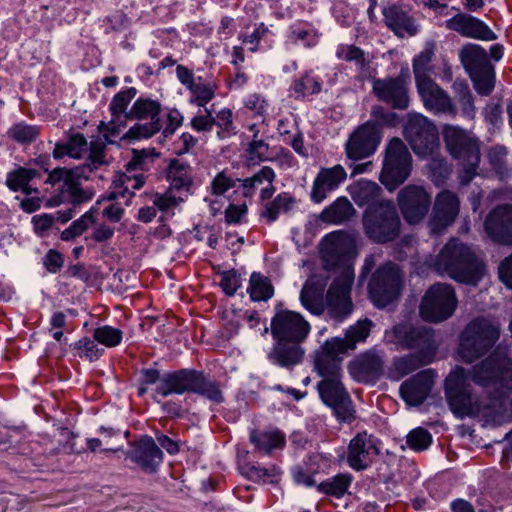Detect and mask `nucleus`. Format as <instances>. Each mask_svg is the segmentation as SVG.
<instances>
[{"instance_id":"7ed1b4c3","label":"nucleus","mask_w":512,"mask_h":512,"mask_svg":"<svg viewBox=\"0 0 512 512\" xmlns=\"http://www.w3.org/2000/svg\"><path fill=\"white\" fill-rule=\"evenodd\" d=\"M433 269L459 283L477 285L484 273L483 263L469 246L451 239L441 249L433 263Z\"/></svg>"},{"instance_id":"864d4df0","label":"nucleus","mask_w":512,"mask_h":512,"mask_svg":"<svg viewBox=\"0 0 512 512\" xmlns=\"http://www.w3.org/2000/svg\"><path fill=\"white\" fill-rule=\"evenodd\" d=\"M9 134L19 143H28L35 140L38 135V129L34 126L17 124L9 131Z\"/></svg>"},{"instance_id":"423d86ee","label":"nucleus","mask_w":512,"mask_h":512,"mask_svg":"<svg viewBox=\"0 0 512 512\" xmlns=\"http://www.w3.org/2000/svg\"><path fill=\"white\" fill-rule=\"evenodd\" d=\"M500 326L497 322L477 317L471 320L460 336L459 355L466 363H472L485 355L498 341Z\"/></svg>"},{"instance_id":"3c124183","label":"nucleus","mask_w":512,"mask_h":512,"mask_svg":"<svg viewBox=\"0 0 512 512\" xmlns=\"http://www.w3.org/2000/svg\"><path fill=\"white\" fill-rule=\"evenodd\" d=\"M169 178L171 180L172 187L176 189L188 187L191 184V178L186 168L176 162L171 164Z\"/></svg>"},{"instance_id":"e2e57ef3","label":"nucleus","mask_w":512,"mask_h":512,"mask_svg":"<svg viewBox=\"0 0 512 512\" xmlns=\"http://www.w3.org/2000/svg\"><path fill=\"white\" fill-rule=\"evenodd\" d=\"M235 186V181L228 178L224 173H219L212 182V191L216 195H221L229 188Z\"/></svg>"},{"instance_id":"393cba45","label":"nucleus","mask_w":512,"mask_h":512,"mask_svg":"<svg viewBox=\"0 0 512 512\" xmlns=\"http://www.w3.org/2000/svg\"><path fill=\"white\" fill-rule=\"evenodd\" d=\"M385 338L403 348H416L429 339V331L424 327H414L409 323H400L386 331Z\"/></svg>"},{"instance_id":"c9c22d12","label":"nucleus","mask_w":512,"mask_h":512,"mask_svg":"<svg viewBox=\"0 0 512 512\" xmlns=\"http://www.w3.org/2000/svg\"><path fill=\"white\" fill-rule=\"evenodd\" d=\"M371 327L372 322L368 319L360 320L351 326L347 330L345 338H339V341L343 344V352L348 349H354L358 342L364 341L368 337Z\"/></svg>"},{"instance_id":"49530a36","label":"nucleus","mask_w":512,"mask_h":512,"mask_svg":"<svg viewBox=\"0 0 512 512\" xmlns=\"http://www.w3.org/2000/svg\"><path fill=\"white\" fill-rule=\"evenodd\" d=\"M350 480L347 475H338L330 481L322 482L319 489L327 494L341 496L346 492Z\"/></svg>"},{"instance_id":"ea45409f","label":"nucleus","mask_w":512,"mask_h":512,"mask_svg":"<svg viewBox=\"0 0 512 512\" xmlns=\"http://www.w3.org/2000/svg\"><path fill=\"white\" fill-rule=\"evenodd\" d=\"M382 367V356L376 351H368L354 362L352 369L365 374H377L382 371Z\"/></svg>"},{"instance_id":"dca6fc26","label":"nucleus","mask_w":512,"mask_h":512,"mask_svg":"<svg viewBox=\"0 0 512 512\" xmlns=\"http://www.w3.org/2000/svg\"><path fill=\"white\" fill-rule=\"evenodd\" d=\"M317 388L323 402L333 408L338 419L349 421L353 418L354 410L351 400L340 377L322 380L318 383Z\"/></svg>"},{"instance_id":"6e6552de","label":"nucleus","mask_w":512,"mask_h":512,"mask_svg":"<svg viewBox=\"0 0 512 512\" xmlns=\"http://www.w3.org/2000/svg\"><path fill=\"white\" fill-rule=\"evenodd\" d=\"M443 138L446 148L454 158L463 159L465 163L462 184H468L476 174L480 161L479 145L471 135L458 126L445 125Z\"/></svg>"},{"instance_id":"0e129e2a","label":"nucleus","mask_w":512,"mask_h":512,"mask_svg":"<svg viewBox=\"0 0 512 512\" xmlns=\"http://www.w3.org/2000/svg\"><path fill=\"white\" fill-rule=\"evenodd\" d=\"M206 115H199L191 120V126L197 131H209L215 124V118L209 110H205Z\"/></svg>"},{"instance_id":"338daca9","label":"nucleus","mask_w":512,"mask_h":512,"mask_svg":"<svg viewBox=\"0 0 512 512\" xmlns=\"http://www.w3.org/2000/svg\"><path fill=\"white\" fill-rule=\"evenodd\" d=\"M63 262V257L59 252L50 250L45 257L44 265L49 272L56 273L63 266Z\"/></svg>"},{"instance_id":"5fc2aeb1","label":"nucleus","mask_w":512,"mask_h":512,"mask_svg":"<svg viewBox=\"0 0 512 512\" xmlns=\"http://www.w3.org/2000/svg\"><path fill=\"white\" fill-rule=\"evenodd\" d=\"M120 115H112V119L108 122H101L99 124V130L101 132H108L111 135H117L120 132V128L126 125L127 119H132L128 116V112L119 113Z\"/></svg>"},{"instance_id":"9d476101","label":"nucleus","mask_w":512,"mask_h":512,"mask_svg":"<svg viewBox=\"0 0 512 512\" xmlns=\"http://www.w3.org/2000/svg\"><path fill=\"white\" fill-rule=\"evenodd\" d=\"M404 137L420 158H433L439 150L436 126L421 114H409L404 126Z\"/></svg>"},{"instance_id":"ddd939ff","label":"nucleus","mask_w":512,"mask_h":512,"mask_svg":"<svg viewBox=\"0 0 512 512\" xmlns=\"http://www.w3.org/2000/svg\"><path fill=\"white\" fill-rule=\"evenodd\" d=\"M309 331V323L294 311H278L271 320V334L275 341L303 342Z\"/></svg>"},{"instance_id":"412c9836","label":"nucleus","mask_w":512,"mask_h":512,"mask_svg":"<svg viewBox=\"0 0 512 512\" xmlns=\"http://www.w3.org/2000/svg\"><path fill=\"white\" fill-rule=\"evenodd\" d=\"M375 95L395 109H406L409 105L408 90L401 78L377 79L373 82Z\"/></svg>"},{"instance_id":"f704fd0d","label":"nucleus","mask_w":512,"mask_h":512,"mask_svg":"<svg viewBox=\"0 0 512 512\" xmlns=\"http://www.w3.org/2000/svg\"><path fill=\"white\" fill-rule=\"evenodd\" d=\"M250 440L257 449L266 454H270L273 449L282 447L284 436L279 431H253Z\"/></svg>"},{"instance_id":"09e8293b","label":"nucleus","mask_w":512,"mask_h":512,"mask_svg":"<svg viewBox=\"0 0 512 512\" xmlns=\"http://www.w3.org/2000/svg\"><path fill=\"white\" fill-rule=\"evenodd\" d=\"M431 435L424 428H416L407 435L408 446L416 451L426 449L431 443Z\"/></svg>"},{"instance_id":"473e14b6","label":"nucleus","mask_w":512,"mask_h":512,"mask_svg":"<svg viewBox=\"0 0 512 512\" xmlns=\"http://www.w3.org/2000/svg\"><path fill=\"white\" fill-rule=\"evenodd\" d=\"M356 215V210L346 197H339L320 214V219L326 223L341 224Z\"/></svg>"},{"instance_id":"39448f33","label":"nucleus","mask_w":512,"mask_h":512,"mask_svg":"<svg viewBox=\"0 0 512 512\" xmlns=\"http://www.w3.org/2000/svg\"><path fill=\"white\" fill-rule=\"evenodd\" d=\"M362 226L366 237L377 244L392 242L401 233L400 216L394 203L388 199L367 207L362 215Z\"/></svg>"},{"instance_id":"774afa93","label":"nucleus","mask_w":512,"mask_h":512,"mask_svg":"<svg viewBox=\"0 0 512 512\" xmlns=\"http://www.w3.org/2000/svg\"><path fill=\"white\" fill-rule=\"evenodd\" d=\"M499 276L508 287L512 288V254L501 262Z\"/></svg>"},{"instance_id":"f257e3e1","label":"nucleus","mask_w":512,"mask_h":512,"mask_svg":"<svg viewBox=\"0 0 512 512\" xmlns=\"http://www.w3.org/2000/svg\"><path fill=\"white\" fill-rule=\"evenodd\" d=\"M468 380L482 387H512V359L499 349L466 370L456 367L445 380L448 403L455 414L465 415L479 408Z\"/></svg>"},{"instance_id":"f8f14e48","label":"nucleus","mask_w":512,"mask_h":512,"mask_svg":"<svg viewBox=\"0 0 512 512\" xmlns=\"http://www.w3.org/2000/svg\"><path fill=\"white\" fill-rule=\"evenodd\" d=\"M397 205L404 220L410 225H418L426 218L432 197L422 185L409 184L397 193Z\"/></svg>"},{"instance_id":"20e7f679","label":"nucleus","mask_w":512,"mask_h":512,"mask_svg":"<svg viewBox=\"0 0 512 512\" xmlns=\"http://www.w3.org/2000/svg\"><path fill=\"white\" fill-rule=\"evenodd\" d=\"M104 147V143L91 142L88 161L82 167H76L74 169L55 168L49 172L45 182L52 186L62 182L71 196L73 206L88 201L92 198L93 194L81 188L80 180L82 178L88 179L87 171L92 172L98 169L99 166L106 164L103 153Z\"/></svg>"},{"instance_id":"4d7b16f0","label":"nucleus","mask_w":512,"mask_h":512,"mask_svg":"<svg viewBox=\"0 0 512 512\" xmlns=\"http://www.w3.org/2000/svg\"><path fill=\"white\" fill-rule=\"evenodd\" d=\"M190 91L193 93L195 102L199 106H204L214 96V90L210 85L203 83H194Z\"/></svg>"},{"instance_id":"c756f323","label":"nucleus","mask_w":512,"mask_h":512,"mask_svg":"<svg viewBox=\"0 0 512 512\" xmlns=\"http://www.w3.org/2000/svg\"><path fill=\"white\" fill-rule=\"evenodd\" d=\"M195 376V371L188 370L168 374L163 378L162 383L157 387L156 391L162 396H168L171 393L182 394L184 392H193Z\"/></svg>"},{"instance_id":"5701e85b","label":"nucleus","mask_w":512,"mask_h":512,"mask_svg":"<svg viewBox=\"0 0 512 512\" xmlns=\"http://www.w3.org/2000/svg\"><path fill=\"white\" fill-rule=\"evenodd\" d=\"M446 27L456 31L462 36L492 41L497 37L495 33L481 20L464 13H459L446 22Z\"/></svg>"},{"instance_id":"f03ea898","label":"nucleus","mask_w":512,"mask_h":512,"mask_svg":"<svg viewBox=\"0 0 512 512\" xmlns=\"http://www.w3.org/2000/svg\"><path fill=\"white\" fill-rule=\"evenodd\" d=\"M320 255L326 270L340 269L327 291L326 307L332 318L342 320L353 309L350 293L354 270L350 260L355 256V241L345 231L332 232L322 240Z\"/></svg>"},{"instance_id":"6e6d98bb","label":"nucleus","mask_w":512,"mask_h":512,"mask_svg":"<svg viewBox=\"0 0 512 512\" xmlns=\"http://www.w3.org/2000/svg\"><path fill=\"white\" fill-rule=\"evenodd\" d=\"M291 203V198L286 195H278L274 201L267 207L264 216L269 221H274L277 219L278 214L281 209L287 210Z\"/></svg>"},{"instance_id":"f3484780","label":"nucleus","mask_w":512,"mask_h":512,"mask_svg":"<svg viewBox=\"0 0 512 512\" xmlns=\"http://www.w3.org/2000/svg\"><path fill=\"white\" fill-rule=\"evenodd\" d=\"M418 94L424 107L435 113L456 116L457 107L451 96L433 79L416 84Z\"/></svg>"},{"instance_id":"de8ad7c7","label":"nucleus","mask_w":512,"mask_h":512,"mask_svg":"<svg viewBox=\"0 0 512 512\" xmlns=\"http://www.w3.org/2000/svg\"><path fill=\"white\" fill-rule=\"evenodd\" d=\"M94 338L101 344H104L108 347H114L120 343L122 332L119 329L110 326H104L95 330Z\"/></svg>"},{"instance_id":"680f3d73","label":"nucleus","mask_w":512,"mask_h":512,"mask_svg":"<svg viewBox=\"0 0 512 512\" xmlns=\"http://www.w3.org/2000/svg\"><path fill=\"white\" fill-rule=\"evenodd\" d=\"M268 146L262 140H254L249 146V164H255L266 158Z\"/></svg>"},{"instance_id":"13d9d810","label":"nucleus","mask_w":512,"mask_h":512,"mask_svg":"<svg viewBox=\"0 0 512 512\" xmlns=\"http://www.w3.org/2000/svg\"><path fill=\"white\" fill-rule=\"evenodd\" d=\"M220 286L228 296L234 295L240 287L239 275H237L234 270L224 272L222 274Z\"/></svg>"},{"instance_id":"2f4dec72","label":"nucleus","mask_w":512,"mask_h":512,"mask_svg":"<svg viewBox=\"0 0 512 512\" xmlns=\"http://www.w3.org/2000/svg\"><path fill=\"white\" fill-rule=\"evenodd\" d=\"M349 193L353 201L360 207L376 206L382 199L381 187L372 181L360 180L349 187Z\"/></svg>"},{"instance_id":"7c9ffc66","label":"nucleus","mask_w":512,"mask_h":512,"mask_svg":"<svg viewBox=\"0 0 512 512\" xmlns=\"http://www.w3.org/2000/svg\"><path fill=\"white\" fill-rule=\"evenodd\" d=\"M387 26L399 37L413 36L417 32V26L408 13L397 6H391L384 10Z\"/></svg>"},{"instance_id":"a19ab883","label":"nucleus","mask_w":512,"mask_h":512,"mask_svg":"<svg viewBox=\"0 0 512 512\" xmlns=\"http://www.w3.org/2000/svg\"><path fill=\"white\" fill-rule=\"evenodd\" d=\"M434 55V49L432 46H427L420 54L414 59L413 62V73L415 76L416 84L432 79L429 76L430 62Z\"/></svg>"},{"instance_id":"cd10ccee","label":"nucleus","mask_w":512,"mask_h":512,"mask_svg":"<svg viewBox=\"0 0 512 512\" xmlns=\"http://www.w3.org/2000/svg\"><path fill=\"white\" fill-rule=\"evenodd\" d=\"M326 283L320 277H310L304 284L301 294L300 301L302 305L311 313L315 315H321L325 310V304L323 301V292Z\"/></svg>"},{"instance_id":"37998d69","label":"nucleus","mask_w":512,"mask_h":512,"mask_svg":"<svg viewBox=\"0 0 512 512\" xmlns=\"http://www.w3.org/2000/svg\"><path fill=\"white\" fill-rule=\"evenodd\" d=\"M470 77L474 83V87L478 93L489 95L494 88L495 76L493 66L471 72Z\"/></svg>"},{"instance_id":"72a5a7b5","label":"nucleus","mask_w":512,"mask_h":512,"mask_svg":"<svg viewBox=\"0 0 512 512\" xmlns=\"http://www.w3.org/2000/svg\"><path fill=\"white\" fill-rule=\"evenodd\" d=\"M461 62L470 74L491 66L485 49L476 44H466L459 53Z\"/></svg>"},{"instance_id":"79ce46f5","label":"nucleus","mask_w":512,"mask_h":512,"mask_svg":"<svg viewBox=\"0 0 512 512\" xmlns=\"http://www.w3.org/2000/svg\"><path fill=\"white\" fill-rule=\"evenodd\" d=\"M193 392L199 393L216 403L223 401V396L218 385L206 378L202 373L196 372Z\"/></svg>"},{"instance_id":"6ab92c4d","label":"nucleus","mask_w":512,"mask_h":512,"mask_svg":"<svg viewBox=\"0 0 512 512\" xmlns=\"http://www.w3.org/2000/svg\"><path fill=\"white\" fill-rule=\"evenodd\" d=\"M484 229L494 242L512 245V205H501L489 212Z\"/></svg>"},{"instance_id":"bf43d9fd","label":"nucleus","mask_w":512,"mask_h":512,"mask_svg":"<svg viewBox=\"0 0 512 512\" xmlns=\"http://www.w3.org/2000/svg\"><path fill=\"white\" fill-rule=\"evenodd\" d=\"M119 182L123 188L122 195L125 196L126 193L131 194V190H138L144 185V177L142 174L128 176L122 175L119 178Z\"/></svg>"},{"instance_id":"a211bd4d","label":"nucleus","mask_w":512,"mask_h":512,"mask_svg":"<svg viewBox=\"0 0 512 512\" xmlns=\"http://www.w3.org/2000/svg\"><path fill=\"white\" fill-rule=\"evenodd\" d=\"M380 142L377 125L366 122L358 127L350 136L347 144V155L351 159H361L373 154Z\"/></svg>"},{"instance_id":"bb28decb","label":"nucleus","mask_w":512,"mask_h":512,"mask_svg":"<svg viewBox=\"0 0 512 512\" xmlns=\"http://www.w3.org/2000/svg\"><path fill=\"white\" fill-rule=\"evenodd\" d=\"M130 457L141 468L148 472H154L162 461V451L151 437H142L130 452Z\"/></svg>"},{"instance_id":"c85d7f7f","label":"nucleus","mask_w":512,"mask_h":512,"mask_svg":"<svg viewBox=\"0 0 512 512\" xmlns=\"http://www.w3.org/2000/svg\"><path fill=\"white\" fill-rule=\"evenodd\" d=\"M301 342L276 341L268 357L274 363L284 368H292L299 364L304 356Z\"/></svg>"},{"instance_id":"2eb2a0df","label":"nucleus","mask_w":512,"mask_h":512,"mask_svg":"<svg viewBox=\"0 0 512 512\" xmlns=\"http://www.w3.org/2000/svg\"><path fill=\"white\" fill-rule=\"evenodd\" d=\"M460 201L458 196L443 190L436 195L428 227L432 233H440L454 223L459 215Z\"/></svg>"},{"instance_id":"b1692460","label":"nucleus","mask_w":512,"mask_h":512,"mask_svg":"<svg viewBox=\"0 0 512 512\" xmlns=\"http://www.w3.org/2000/svg\"><path fill=\"white\" fill-rule=\"evenodd\" d=\"M347 462L355 470H364L371 462L370 454L378 455L379 450L366 432L358 433L349 444Z\"/></svg>"},{"instance_id":"69168bd1","label":"nucleus","mask_w":512,"mask_h":512,"mask_svg":"<svg viewBox=\"0 0 512 512\" xmlns=\"http://www.w3.org/2000/svg\"><path fill=\"white\" fill-rule=\"evenodd\" d=\"M507 149L504 146L492 147L488 152V158L494 168L500 169L503 167Z\"/></svg>"},{"instance_id":"aec40b11","label":"nucleus","mask_w":512,"mask_h":512,"mask_svg":"<svg viewBox=\"0 0 512 512\" xmlns=\"http://www.w3.org/2000/svg\"><path fill=\"white\" fill-rule=\"evenodd\" d=\"M342 342L339 338L326 341L315 354V369L322 380L340 377L339 355L343 352Z\"/></svg>"},{"instance_id":"c03bdc74","label":"nucleus","mask_w":512,"mask_h":512,"mask_svg":"<svg viewBox=\"0 0 512 512\" xmlns=\"http://www.w3.org/2000/svg\"><path fill=\"white\" fill-rule=\"evenodd\" d=\"M36 174L35 169L19 168L9 174L7 185L12 190L21 189L26 194H31L33 189L28 186V183Z\"/></svg>"},{"instance_id":"4be33fe9","label":"nucleus","mask_w":512,"mask_h":512,"mask_svg":"<svg viewBox=\"0 0 512 512\" xmlns=\"http://www.w3.org/2000/svg\"><path fill=\"white\" fill-rule=\"evenodd\" d=\"M433 383L432 370L421 371L401 385V397L409 406H418L427 398Z\"/></svg>"},{"instance_id":"4468645a","label":"nucleus","mask_w":512,"mask_h":512,"mask_svg":"<svg viewBox=\"0 0 512 512\" xmlns=\"http://www.w3.org/2000/svg\"><path fill=\"white\" fill-rule=\"evenodd\" d=\"M161 106L150 99H138L128 111L132 119H151L148 124H136L123 136L124 139L148 138L161 129L159 113Z\"/></svg>"},{"instance_id":"a878e982","label":"nucleus","mask_w":512,"mask_h":512,"mask_svg":"<svg viewBox=\"0 0 512 512\" xmlns=\"http://www.w3.org/2000/svg\"><path fill=\"white\" fill-rule=\"evenodd\" d=\"M346 176L347 174L341 165L321 169L313 183L312 200L316 203L322 202L327 193L337 188Z\"/></svg>"},{"instance_id":"4c0bfd02","label":"nucleus","mask_w":512,"mask_h":512,"mask_svg":"<svg viewBox=\"0 0 512 512\" xmlns=\"http://www.w3.org/2000/svg\"><path fill=\"white\" fill-rule=\"evenodd\" d=\"M248 291L254 301H265L272 297L274 293L273 286L269 279L256 272L252 273L250 277Z\"/></svg>"},{"instance_id":"9b49d317","label":"nucleus","mask_w":512,"mask_h":512,"mask_svg":"<svg viewBox=\"0 0 512 512\" xmlns=\"http://www.w3.org/2000/svg\"><path fill=\"white\" fill-rule=\"evenodd\" d=\"M402 274L398 266L386 262L376 269L368 284V292L372 302L379 308H384L400 294Z\"/></svg>"},{"instance_id":"58836bf2","label":"nucleus","mask_w":512,"mask_h":512,"mask_svg":"<svg viewBox=\"0 0 512 512\" xmlns=\"http://www.w3.org/2000/svg\"><path fill=\"white\" fill-rule=\"evenodd\" d=\"M452 88L461 105L463 114L473 118L475 114L474 98L468 84L465 81L456 80Z\"/></svg>"},{"instance_id":"052dcab7","label":"nucleus","mask_w":512,"mask_h":512,"mask_svg":"<svg viewBox=\"0 0 512 512\" xmlns=\"http://www.w3.org/2000/svg\"><path fill=\"white\" fill-rule=\"evenodd\" d=\"M120 438V434L118 432L113 431L112 429H106L102 427L100 429V439L103 441V451L107 452H116L119 450L117 445V440Z\"/></svg>"},{"instance_id":"e433bc0d","label":"nucleus","mask_w":512,"mask_h":512,"mask_svg":"<svg viewBox=\"0 0 512 512\" xmlns=\"http://www.w3.org/2000/svg\"><path fill=\"white\" fill-rule=\"evenodd\" d=\"M275 178V173L272 168L264 166L259 172L254 174L252 177L244 180L238 179L237 181L242 182L243 194L245 197L252 196L255 188L263 187L265 184L271 185Z\"/></svg>"},{"instance_id":"1a4fd4ad","label":"nucleus","mask_w":512,"mask_h":512,"mask_svg":"<svg viewBox=\"0 0 512 512\" xmlns=\"http://www.w3.org/2000/svg\"><path fill=\"white\" fill-rule=\"evenodd\" d=\"M457 305L454 288L447 283H435L422 297L419 313L423 320L439 323L450 318Z\"/></svg>"},{"instance_id":"8fccbe9b","label":"nucleus","mask_w":512,"mask_h":512,"mask_svg":"<svg viewBox=\"0 0 512 512\" xmlns=\"http://www.w3.org/2000/svg\"><path fill=\"white\" fill-rule=\"evenodd\" d=\"M421 358L418 355H408L401 357L394 362L395 372L399 377L410 374L422 366Z\"/></svg>"},{"instance_id":"0eeeda50","label":"nucleus","mask_w":512,"mask_h":512,"mask_svg":"<svg viewBox=\"0 0 512 512\" xmlns=\"http://www.w3.org/2000/svg\"><path fill=\"white\" fill-rule=\"evenodd\" d=\"M412 170V156L400 138H393L389 141L383 161L382 171L379 179L389 190L394 191L403 184L410 176Z\"/></svg>"},{"instance_id":"603ef678","label":"nucleus","mask_w":512,"mask_h":512,"mask_svg":"<svg viewBox=\"0 0 512 512\" xmlns=\"http://www.w3.org/2000/svg\"><path fill=\"white\" fill-rule=\"evenodd\" d=\"M135 95V88H129L116 94L110 105L111 115H120L119 113L127 112V105L135 97Z\"/></svg>"},{"instance_id":"a18cd8bd","label":"nucleus","mask_w":512,"mask_h":512,"mask_svg":"<svg viewBox=\"0 0 512 512\" xmlns=\"http://www.w3.org/2000/svg\"><path fill=\"white\" fill-rule=\"evenodd\" d=\"M93 223L94 212L93 210H90L82 215L80 219L74 221L69 228L65 229L61 233V239L64 241L72 240L75 237L82 235Z\"/></svg>"}]
</instances>
